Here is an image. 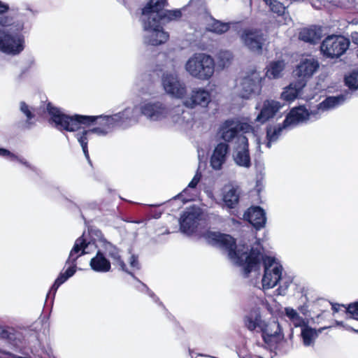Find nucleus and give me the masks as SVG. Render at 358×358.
Listing matches in <instances>:
<instances>
[{"mask_svg":"<svg viewBox=\"0 0 358 358\" xmlns=\"http://www.w3.org/2000/svg\"><path fill=\"white\" fill-rule=\"evenodd\" d=\"M204 237L210 244L218 246L227 252L229 259L233 264L243 266L245 277L250 272L259 270L261 260H263L264 273L262 279V287L264 289L273 288L280 280H284L283 285H280L276 292L279 295L286 294L292 280L282 278V266L275 258L271 257L263 258L260 250L257 248H252L248 253V246L245 245L237 246L234 239L228 234L207 231Z\"/></svg>","mask_w":358,"mask_h":358,"instance_id":"nucleus-1","label":"nucleus"},{"mask_svg":"<svg viewBox=\"0 0 358 358\" xmlns=\"http://www.w3.org/2000/svg\"><path fill=\"white\" fill-rule=\"evenodd\" d=\"M46 108L52 123H54L55 127L59 130L76 131L82 129L83 126H89L96 122L97 126L92 129L94 133L99 136H106L117 126L113 115L69 116L62 113L60 109L54 107L50 103H48Z\"/></svg>","mask_w":358,"mask_h":358,"instance_id":"nucleus-2","label":"nucleus"},{"mask_svg":"<svg viewBox=\"0 0 358 358\" xmlns=\"http://www.w3.org/2000/svg\"><path fill=\"white\" fill-rule=\"evenodd\" d=\"M165 4L166 0H150L142 10L143 42L146 45H159L169 39V36L163 30L160 22Z\"/></svg>","mask_w":358,"mask_h":358,"instance_id":"nucleus-3","label":"nucleus"},{"mask_svg":"<svg viewBox=\"0 0 358 358\" xmlns=\"http://www.w3.org/2000/svg\"><path fill=\"white\" fill-rule=\"evenodd\" d=\"M215 60L203 52L193 54L185 64V71L193 78L200 80H208L214 74Z\"/></svg>","mask_w":358,"mask_h":358,"instance_id":"nucleus-4","label":"nucleus"},{"mask_svg":"<svg viewBox=\"0 0 358 358\" xmlns=\"http://www.w3.org/2000/svg\"><path fill=\"white\" fill-rule=\"evenodd\" d=\"M87 246L86 240L83 236L76 239L73 248L71 249L69 256L66 262V264L69 265V267L64 273H61L57 278L55 280L54 284L51 287L48 296L52 294L53 296L59 288V287L66 281L70 277L73 276L76 271V260L83 255L85 254V248Z\"/></svg>","mask_w":358,"mask_h":358,"instance_id":"nucleus-5","label":"nucleus"},{"mask_svg":"<svg viewBox=\"0 0 358 358\" xmlns=\"http://www.w3.org/2000/svg\"><path fill=\"white\" fill-rule=\"evenodd\" d=\"M15 27L9 33L0 29V50L7 54L17 55L24 49V39L20 34L23 25L18 23Z\"/></svg>","mask_w":358,"mask_h":358,"instance_id":"nucleus-6","label":"nucleus"},{"mask_svg":"<svg viewBox=\"0 0 358 358\" xmlns=\"http://www.w3.org/2000/svg\"><path fill=\"white\" fill-rule=\"evenodd\" d=\"M139 110L150 122H166L171 108L160 101H145L141 103Z\"/></svg>","mask_w":358,"mask_h":358,"instance_id":"nucleus-7","label":"nucleus"},{"mask_svg":"<svg viewBox=\"0 0 358 358\" xmlns=\"http://www.w3.org/2000/svg\"><path fill=\"white\" fill-rule=\"evenodd\" d=\"M350 41L340 35H331L325 38L320 45L322 54L329 58H338L348 49Z\"/></svg>","mask_w":358,"mask_h":358,"instance_id":"nucleus-8","label":"nucleus"},{"mask_svg":"<svg viewBox=\"0 0 358 358\" xmlns=\"http://www.w3.org/2000/svg\"><path fill=\"white\" fill-rule=\"evenodd\" d=\"M262 80L260 72L256 70L251 71L242 78L237 87L239 96L243 99H248L252 95L259 94L262 90Z\"/></svg>","mask_w":358,"mask_h":358,"instance_id":"nucleus-9","label":"nucleus"},{"mask_svg":"<svg viewBox=\"0 0 358 358\" xmlns=\"http://www.w3.org/2000/svg\"><path fill=\"white\" fill-rule=\"evenodd\" d=\"M194 117L191 112L185 110L182 106L171 108L170 113L166 123L176 127L177 129L187 131L194 125Z\"/></svg>","mask_w":358,"mask_h":358,"instance_id":"nucleus-10","label":"nucleus"},{"mask_svg":"<svg viewBox=\"0 0 358 358\" xmlns=\"http://www.w3.org/2000/svg\"><path fill=\"white\" fill-rule=\"evenodd\" d=\"M162 87L169 95L182 99L187 93L185 84L182 82L176 73H165L162 78Z\"/></svg>","mask_w":358,"mask_h":358,"instance_id":"nucleus-11","label":"nucleus"},{"mask_svg":"<svg viewBox=\"0 0 358 358\" xmlns=\"http://www.w3.org/2000/svg\"><path fill=\"white\" fill-rule=\"evenodd\" d=\"M317 112L314 108L310 110H308L304 106L294 108L286 116L284 124L289 127L308 121H315L319 118Z\"/></svg>","mask_w":358,"mask_h":358,"instance_id":"nucleus-12","label":"nucleus"},{"mask_svg":"<svg viewBox=\"0 0 358 358\" xmlns=\"http://www.w3.org/2000/svg\"><path fill=\"white\" fill-rule=\"evenodd\" d=\"M260 331L264 342L273 346L283 339V334L279 323L275 320L265 321Z\"/></svg>","mask_w":358,"mask_h":358,"instance_id":"nucleus-13","label":"nucleus"},{"mask_svg":"<svg viewBox=\"0 0 358 358\" xmlns=\"http://www.w3.org/2000/svg\"><path fill=\"white\" fill-rule=\"evenodd\" d=\"M211 101L210 92L202 87L194 88L188 96L183 100V105L189 108L196 106L206 108Z\"/></svg>","mask_w":358,"mask_h":358,"instance_id":"nucleus-14","label":"nucleus"},{"mask_svg":"<svg viewBox=\"0 0 358 358\" xmlns=\"http://www.w3.org/2000/svg\"><path fill=\"white\" fill-rule=\"evenodd\" d=\"M238 145L233 152V159L237 166L248 169L252 164L248 150V138L243 135H240L238 137Z\"/></svg>","mask_w":358,"mask_h":358,"instance_id":"nucleus-15","label":"nucleus"},{"mask_svg":"<svg viewBox=\"0 0 358 358\" xmlns=\"http://www.w3.org/2000/svg\"><path fill=\"white\" fill-rule=\"evenodd\" d=\"M241 40L251 51L259 52L266 38L261 31L246 29L241 35Z\"/></svg>","mask_w":358,"mask_h":358,"instance_id":"nucleus-16","label":"nucleus"},{"mask_svg":"<svg viewBox=\"0 0 358 358\" xmlns=\"http://www.w3.org/2000/svg\"><path fill=\"white\" fill-rule=\"evenodd\" d=\"M201 213L199 208L192 207L185 211L180 220L181 231L187 234H192L197 227Z\"/></svg>","mask_w":358,"mask_h":358,"instance_id":"nucleus-17","label":"nucleus"},{"mask_svg":"<svg viewBox=\"0 0 358 358\" xmlns=\"http://www.w3.org/2000/svg\"><path fill=\"white\" fill-rule=\"evenodd\" d=\"M117 126L126 128L138 123L140 115L138 108L127 107L122 111L113 114Z\"/></svg>","mask_w":358,"mask_h":358,"instance_id":"nucleus-18","label":"nucleus"},{"mask_svg":"<svg viewBox=\"0 0 358 358\" xmlns=\"http://www.w3.org/2000/svg\"><path fill=\"white\" fill-rule=\"evenodd\" d=\"M281 108L280 102L274 100H265L263 102L260 111L256 118L255 122L264 124L270 119L273 118Z\"/></svg>","mask_w":358,"mask_h":358,"instance_id":"nucleus-19","label":"nucleus"},{"mask_svg":"<svg viewBox=\"0 0 358 358\" xmlns=\"http://www.w3.org/2000/svg\"><path fill=\"white\" fill-rule=\"evenodd\" d=\"M319 68L318 62L314 58L305 59L301 61L295 70V74L305 83L306 78H310Z\"/></svg>","mask_w":358,"mask_h":358,"instance_id":"nucleus-20","label":"nucleus"},{"mask_svg":"<svg viewBox=\"0 0 358 358\" xmlns=\"http://www.w3.org/2000/svg\"><path fill=\"white\" fill-rule=\"evenodd\" d=\"M229 150V145L226 143H220L215 148L210 157V166L214 170H220L225 164Z\"/></svg>","mask_w":358,"mask_h":358,"instance_id":"nucleus-21","label":"nucleus"},{"mask_svg":"<svg viewBox=\"0 0 358 358\" xmlns=\"http://www.w3.org/2000/svg\"><path fill=\"white\" fill-rule=\"evenodd\" d=\"M99 247L113 260V264L120 266V269L129 274H131L127 269L126 264L122 260L120 251L116 246L108 242L105 238H101L99 241Z\"/></svg>","mask_w":358,"mask_h":358,"instance_id":"nucleus-22","label":"nucleus"},{"mask_svg":"<svg viewBox=\"0 0 358 358\" xmlns=\"http://www.w3.org/2000/svg\"><path fill=\"white\" fill-rule=\"evenodd\" d=\"M244 217L257 229L264 227L266 222V213L259 206L250 208L245 213Z\"/></svg>","mask_w":358,"mask_h":358,"instance_id":"nucleus-23","label":"nucleus"},{"mask_svg":"<svg viewBox=\"0 0 358 358\" xmlns=\"http://www.w3.org/2000/svg\"><path fill=\"white\" fill-rule=\"evenodd\" d=\"M236 120H228L223 122L219 129L218 135L220 138L227 142H231L234 138L239 136H238Z\"/></svg>","mask_w":358,"mask_h":358,"instance_id":"nucleus-24","label":"nucleus"},{"mask_svg":"<svg viewBox=\"0 0 358 358\" xmlns=\"http://www.w3.org/2000/svg\"><path fill=\"white\" fill-rule=\"evenodd\" d=\"M265 320L262 319L260 310L259 308H254L244 317V324L246 328L253 331L257 329L260 331Z\"/></svg>","mask_w":358,"mask_h":358,"instance_id":"nucleus-25","label":"nucleus"},{"mask_svg":"<svg viewBox=\"0 0 358 358\" xmlns=\"http://www.w3.org/2000/svg\"><path fill=\"white\" fill-rule=\"evenodd\" d=\"M346 99V96L343 94L336 96H329L314 108L317 110V115L320 117L322 113L338 107L343 103Z\"/></svg>","mask_w":358,"mask_h":358,"instance_id":"nucleus-26","label":"nucleus"},{"mask_svg":"<svg viewBox=\"0 0 358 358\" xmlns=\"http://www.w3.org/2000/svg\"><path fill=\"white\" fill-rule=\"evenodd\" d=\"M90 267L96 272L106 273L110 270L111 265L101 251H98L96 256L90 262Z\"/></svg>","mask_w":358,"mask_h":358,"instance_id":"nucleus-27","label":"nucleus"},{"mask_svg":"<svg viewBox=\"0 0 358 358\" xmlns=\"http://www.w3.org/2000/svg\"><path fill=\"white\" fill-rule=\"evenodd\" d=\"M329 327H322L316 330L308 325H305L301 328V336L303 340V343L305 346H312L314 345L316 338L318 335L322 332V331Z\"/></svg>","mask_w":358,"mask_h":358,"instance_id":"nucleus-28","label":"nucleus"},{"mask_svg":"<svg viewBox=\"0 0 358 358\" xmlns=\"http://www.w3.org/2000/svg\"><path fill=\"white\" fill-rule=\"evenodd\" d=\"M306 83L303 81L292 83L284 89L281 94L282 99L287 101H292L296 99Z\"/></svg>","mask_w":358,"mask_h":358,"instance_id":"nucleus-29","label":"nucleus"},{"mask_svg":"<svg viewBox=\"0 0 358 358\" xmlns=\"http://www.w3.org/2000/svg\"><path fill=\"white\" fill-rule=\"evenodd\" d=\"M222 199L227 207L234 208L239 200L238 189L231 186L225 187Z\"/></svg>","mask_w":358,"mask_h":358,"instance_id":"nucleus-30","label":"nucleus"},{"mask_svg":"<svg viewBox=\"0 0 358 358\" xmlns=\"http://www.w3.org/2000/svg\"><path fill=\"white\" fill-rule=\"evenodd\" d=\"M299 37L303 41L315 43L321 38V30L316 27L304 28L300 31Z\"/></svg>","mask_w":358,"mask_h":358,"instance_id":"nucleus-31","label":"nucleus"},{"mask_svg":"<svg viewBox=\"0 0 358 358\" xmlns=\"http://www.w3.org/2000/svg\"><path fill=\"white\" fill-rule=\"evenodd\" d=\"M287 127L288 126H285L284 122L282 124L268 127L266 131V147L271 148V143L275 142L282 134V131Z\"/></svg>","mask_w":358,"mask_h":358,"instance_id":"nucleus-32","label":"nucleus"},{"mask_svg":"<svg viewBox=\"0 0 358 358\" xmlns=\"http://www.w3.org/2000/svg\"><path fill=\"white\" fill-rule=\"evenodd\" d=\"M94 134L92 129H83L81 132L76 134V138L79 143L80 144L84 155L87 159V161L90 163L88 149H87V143L89 136L92 134Z\"/></svg>","mask_w":358,"mask_h":358,"instance_id":"nucleus-33","label":"nucleus"},{"mask_svg":"<svg viewBox=\"0 0 358 358\" xmlns=\"http://www.w3.org/2000/svg\"><path fill=\"white\" fill-rule=\"evenodd\" d=\"M285 315L289 318L290 322L296 327H299L302 328L308 324V322L306 321L302 317H301L299 314L296 312V310L293 309L292 308H285Z\"/></svg>","mask_w":358,"mask_h":358,"instance_id":"nucleus-34","label":"nucleus"},{"mask_svg":"<svg viewBox=\"0 0 358 358\" xmlns=\"http://www.w3.org/2000/svg\"><path fill=\"white\" fill-rule=\"evenodd\" d=\"M284 68L285 64L282 61L273 62L267 67L266 76L271 79L278 78L281 76Z\"/></svg>","mask_w":358,"mask_h":358,"instance_id":"nucleus-35","label":"nucleus"},{"mask_svg":"<svg viewBox=\"0 0 358 358\" xmlns=\"http://www.w3.org/2000/svg\"><path fill=\"white\" fill-rule=\"evenodd\" d=\"M229 29V24L212 19L210 22L207 24L206 29L209 31L222 34L227 32Z\"/></svg>","mask_w":358,"mask_h":358,"instance_id":"nucleus-36","label":"nucleus"},{"mask_svg":"<svg viewBox=\"0 0 358 358\" xmlns=\"http://www.w3.org/2000/svg\"><path fill=\"white\" fill-rule=\"evenodd\" d=\"M233 59V55L231 52L224 50L220 51L217 55V66L223 69L229 66Z\"/></svg>","mask_w":358,"mask_h":358,"instance_id":"nucleus-37","label":"nucleus"},{"mask_svg":"<svg viewBox=\"0 0 358 358\" xmlns=\"http://www.w3.org/2000/svg\"><path fill=\"white\" fill-rule=\"evenodd\" d=\"M0 156L8 157L12 161L17 160L20 163L24 164V166L31 169V170L36 171V168L31 166V164L29 162H27L26 160H24V159L19 158L17 156H16L13 153H11L9 150H8L6 149L0 148Z\"/></svg>","mask_w":358,"mask_h":358,"instance_id":"nucleus-38","label":"nucleus"},{"mask_svg":"<svg viewBox=\"0 0 358 358\" xmlns=\"http://www.w3.org/2000/svg\"><path fill=\"white\" fill-rule=\"evenodd\" d=\"M270 8L271 10L273 13L281 15L285 13V7L284 5L278 0H263Z\"/></svg>","mask_w":358,"mask_h":358,"instance_id":"nucleus-39","label":"nucleus"},{"mask_svg":"<svg viewBox=\"0 0 358 358\" xmlns=\"http://www.w3.org/2000/svg\"><path fill=\"white\" fill-rule=\"evenodd\" d=\"M346 85L351 90L358 89V72L354 71L345 78Z\"/></svg>","mask_w":358,"mask_h":358,"instance_id":"nucleus-40","label":"nucleus"},{"mask_svg":"<svg viewBox=\"0 0 358 358\" xmlns=\"http://www.w3.org/2000/svg\"><path fill=\"white\" fill-rule=\"evenodd\" d=\"M163 8H164V6ZM162 10L163 18L160 20L161 22H164L166 20V19L172 20L178 18L181 16V13L180 10H164V8H162Z\"/></svg>","mask_w":358,"mask_h":358,"instance_id":"nucleus-41","label":"nucleus"},{"mask_svg":"<svg viewBox=\"0 0 358 358\" xmlns=\"http://www.w3.org/2000/svg\"><path fill=\"white\" fill-rule=\"evenodd\" d=\"M237 124V130L238 131H243L245 133L253 132L254 128L253 127L247 123V122H241L239 121H236Z\"/></svg>","mask_w":358,"mask_h":358,"instance_id":"nucleus-42","label":"nucleus"},{"mask_svg":"<svg viewBox=\"0 0 358 358\" xmlns=\"http://www.w3.org/2000/svg\"><path fill=\"white\" fill-rule=\"evenodd\" d=\"M20 110L26 115L27 120H30L34 117L31 111L29 110V106L24 103H20Z\"/></svg>","mask_w":358,"mask_h":358,"instance_id":"nucleus-43","label":"nucleus"},{"mask_svg":"<svg viewBox=\"0 0 358 358\" xmlns=\"http://www.w3.org/2000/svg\"><path fill=\"white\" fill-rule=\"evenodd\" d=\"M347 313L351 314L353 318L358 316V301L349 304L347 308Z\"/></svg>","mask_w":358,"mask_h":358,"instance_id":"nucleus-44","label":"nucleus"},{"mask_svg":"<svg viewBox=\"0 0 358 358\" xmlns=\"http://www.w3.org/2000/svg\"><path fill=\"white\" fill-rule=\"evenodd\" d=\"M0 25L8 27L13 25V19L8 16L0 15Z\"/></svg>","mask_w":358,"mask_h":358,"instance_id":"nucleus-45","label":"nucleus"},{"mask_svg":"<svg viewBox=\"0 0 358 358\" xmlns=\"http://www.w3.org/2000/svg\"><path fill=\"white\" fill-rule=\"evenodd\" d=\"M201 178V174L199 171H197L194 178H192V180H191V182L189 183L188 187L195 188L199 182L200 181Z\"/></svg>","mask_w":358,"mask_h":358,"instance_id":"nucleus-46","label":"nucleus"},{"mask_svg":"<svg viewBox=\"0 0 358 358\" xmlns=\"http://www.w3.org/2000/svg\"><path fill=\"white\" fill-rule=\"evenodd\" d=\"M129 264L131 267L135 268V269H139L140 268V264L138 260V257L135 255H131L129 259Z\"/></svg>","mask_w":358,"mask_h":358,"instance_id":"nucleus-47","label":"nucleus"},{"mask_svg":"<svg viewBox=\"0 0 358 358\" xmlns=\"http://www.w3.org/2000/svg\"><path fill=\"white\" fill-rule=\"evenodd\" d=\"M336 325L338 326H342L344 328H345L347 330H350V331H355V332H358V331L354 329L352 327L348 326V325H345L344 324V323L343 322H339V321H336Z\"/></svg>","mask_w":358,"mask_h":358,"instance_id":"nucleus-48","label":"nucleus"},{"mask_svg":"<svg viewBox=\"0 0 358 358\" xmlns=\"http://www.w3.org/2000/svg\"><path fill=\"white\" fill-rule=\"evenodd\" d=\"M8 9V6L0 1V13L6 12Z\"/></svg>","mask_w":358,"mask_h":358,"instance_id":"nucleus-49","label":"nucleus"},{"mask_svg":"<svg viewBox=\"0 0 358 358\" xmlns=\"http://www.w3.org/2000/svg\"><path fill=\"white\" fill-rule=\"evenodd\" d=\"M324 302L326 303H328L329 305H331L332 306V309L334 310V312H338L339 310V307H340L339 304H332V303H330L327 301H324Z\"/></svg>","mask_w":358,"mask_h":358,"instance_id":"nucleus-50","label":"nucleus"},{"mask_svg":"<svg viewBox=\"0 0 358 358\" xmlns=\"http://www.w3.org/2000/svg\"><path fill=\"white\" fill-rule=\"evenodd\" d=\"M143 286H144V287H145V289H147L148 293V294L150 295V297H152V298L155 299V298H156V296H155V294H154L153 292H151V291H150V289H148L145 285H143Z\"/></svg>","mask_w":358,"mask_h":358,"instance_id":"nucleus-51","label":"nucleus"},{"mask_svg":"<svg viewBox=\"0 0 358 358\" xmlns=\"http://www.w3.org/2000/svg\"><path fill=\"white\" fill-rule=\"evenodd\" d=\"M259 105H257V106H256V109H258V108H259Z\"/></svg>","mask_w":358,"mask_h":358,"instance_id":"nucleus-52","label":"nucleus"},{"mask_svg":"<svg viewBox=\"0 0 358 358\" xmlns=\"http://www.w3.org/2000/svg\"><path fill=\"white\" fill-rule=\"evenodd\" d=\"M42 358H45V357H42Z\"/></svg>","mask_w":358,"mask_h":358,"instance_id":"nucleus-53","label":"nucleus"}]
</instances>
